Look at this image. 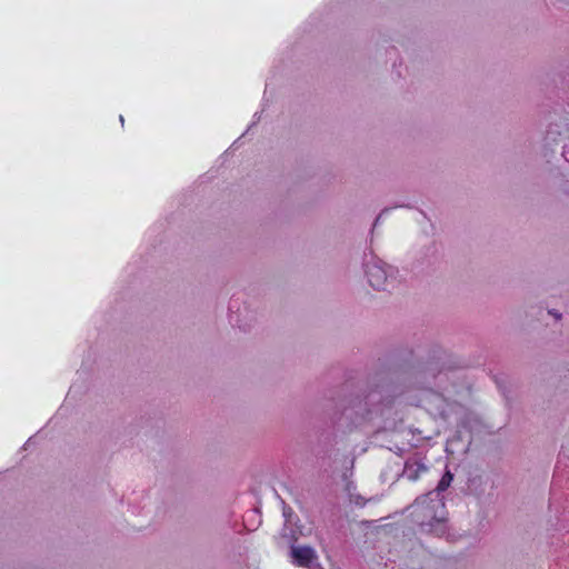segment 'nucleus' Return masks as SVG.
<instances>
[{"instance_id":"f257e3e1","label":"nucleus","mask_w":569,"mask_h":569,"mask_svg":"<svg viewBox=\"0 0 569 569\" xmlns=\"http://www.w3.org/2000/svg\"><path fill=\"white\" fill-rule=\"evenodd\" d=\"M366 274L368 278L369 284L377 290L386 289L388 276L386 270L377 264H367Z\"/></svg>"},{"instance_id":"f03ea898","label":"nucleus","mask_w":569,"mask_h":569,"mask_svg":"<svg viewBox=\"0 0 569 569\" xmlns=\"http://www.w3.org/2000/svg\"><path fill=\"white\" fill-rule=\"evenodd\" d=\"M291 556L293 563L298 567H310L312 561L316 559L315 550L308 546L292 547Z\"/></svg>"},{"instance_id":"7ed1b4c3","label":"nucleus","mask_w":569,"mask_h":569,"mask_svg":"<svg viewBox=\"0 0 569 569\" xmlns=\"http://www.w3.org/2000/svg\"><path fill=\"white\" fill-rule=\"evenodd\" d=\"M427 470V467L422 462L416 459H410L405 463L403 473L409 480L416 481Z\"/></svg>"},{"instance_id":"20e7f679","label":"nucleus","mask_w":569,"mask_h":569,"mask_svg":"<svg viewBox=\"0 0 569 569\" xmlns=\"http://www.w3.org/2000/svg\"><path fill=\"white\" fill-rule=\"evenodd\" d=\"M452 480H453L452 473L449 470H447L445 472V475L441 477L440 481L438 482L436 491L438 493H440V492L447 490L450 487Z\"/></svg>"},{"instance_id":"39448f33","label":"nucleus","mask_w":569,"mask_h":569,"mask_svg":"<svg viewBox=\"0 0 569 569\" xmlns=\"http://www.w3.org/2000/svg\"><path fill=\"white\" fill-rule=\"evenodd\" d=\"M431 495H432V492H430V493H428V495H426V496H423V497H421V498H418V499L416 500V502H415V505H413V508H415L413 513H415L418 509H420V508H421V509L429 510V508H428V507H425V505H426V502H427V500H428L429 496H431Z\"/></svg>"},{"instance_id":"423d86ee","label":"nucleus","mask_w":569,"mask_h":569,"mask_svg":"<svg viewBox=\"0 0 569 569\" xmlns=\"http://www.w3.org/2000/svg\"><path fill=\"white\" fill-rule=\"evenodd\" d=\"M431 520H438L436 515H431L430 516V520L428 521L429 525H431Z\"/></svg>"},{"instance_id":"0eeeda50","label":"nucleus","mask_w":569,"mask_h":569,"mask_svg":"<svg viewBox=\"0 0 569 569\" xmlns=\"http://www.w3.org/2000/svg\"><path fill=\"white\" fill-rule=\"evenodd\" d=\"M551 315H553L557 319H560V315L559 313H556V312H552L550 311Z\"/></svg>"},{"instance_id":"6e6552de","label":"nucleus","mask_w":569,"mask_h":569,"mask_svg":"<svg viewBox=\"0 0 569 569\" xmlns=\"http://www.w3.org/2000/svg\"><path fill=\"white\" fill-rule=\"evenodd\" d=\"M380 221V216L376 219L375 226Z\"/></svg>"}]
</instances>
